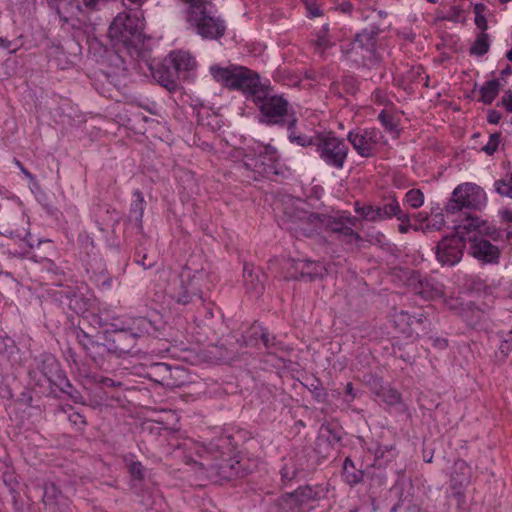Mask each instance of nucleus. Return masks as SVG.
<instances>
[{
	"label": "nucleus",
	"mask_w": 512,
	"mask_h": 512,
	"mask_svg": "<svg viewBox=\"0 0 512 512\" xmlns=\"http://www.w3.org/2000/svg\"><path fill=\"white\" fill-rule=\"evenodd\" d=\"M132 195L134 199L130 204V219L141 227L146 203L143 193L139 189H135Z\"/></svg>",
	"instance_id": "obj_21"
},
{
	"label": "nucleus",
	"mask_w": 512,
	"mask_h": 512,
	"mask_svg": "<svg viewBox=\"0 0 512 512\" xmlns=\"http://www.w3.org/2000/svg\"><path fill=\"white\" fill-rule=\"evenodd\" d=\"M343 475L350 485H355L362 480V472L355 469L354 463L350 458H346L343 464Z\"/></svg>",
	"instance_id": "obj_27"
},
{
	"label": "nucleus",
	"mask_w": 512,
	"mask_h": 512,
	"mask_svg": "<svg viewBox=\"0 0 512 512\" xmlns=\"http://www.w3.org/2000/svg\"><path fill=\"white\" fill-rule=\"evenodd\" d=\"M394 450V447L393 446H385V447H379L377 450H376V457L379 458V457H383L384 456V452L387 451V452H391Z\"/></svg>",
	"instance_id": "obj_51"
},
{
	"label": "nucleus",
	"mask_w": 512,
	"mask_h": 512,
	"mask_svg": "<svg viewBox=\"0 0 512 512\" xmlns=\"http://www.w3.org/2000/svg\"><path fill=\"white\" fill-rule=\"evenodd\" d=\"M506 219L509 221H512V213L511 212H506Z\"/></svg>",
	"instance_id": "obj_64"
},
{
	"label": "nucleus",
	"mask_w": 512,
	"mask_h": 512,
	"mask_svg": "<svg viewBox=\"0 0 512 512\" xmlns=\"http://www.w3.org/2000/svg\"><path fill=\"white\" fill-rule=\"evenodd\" d=\"M11 46V41L6 38L0 37V48L8 49Z\"/></svg>",
	"instance_id": "obj_55"
},
{
	"label": "nucleus",
	"mask_w": 512,
	"mask_h": 512,
	"mask_svg": "<svg viewBox=\"0 0 512 512\" xmlns=\"http://www.w3.org/2000/svg\"><path fill=\"white\" fill-rule=\"evenodd\" d=\"M135 326H148V322L144 317L118 316L113 317L110 321L103 324L106 336H110L118 332L133 330L135 329Z\"/></svg>",
	"instance_id": "obj_15"
},
{
	"label": "nucleus",
	"mask_w": 512,
	"mask_h": 512,
	"mask_svg": "<svg viewBox=\"0 0 512 512\" xmlns=\"http://www.w3.org/2000/svg\"><path fill=\"white\" fill-rule=\"evenodd\" d=\"M500 83L497 79L486 82L480 89V99L485 104L494 101L499 93Z\"/></svg>",
	"instance_id": "obj_24"
},
{
	"label": "nucleus",
	"mask_w": 512,
	"mask_h": 512,
	"mask_svg": "<svg viewBox=\"0 0 512 512\" xmlns=\"http://www.w3.org/2000/svg\"><path fill=\"white\" fill-rule=\"evenodd\" d=\"M434 345L439 347V348H445L448 346V343H447V340L446 339H443V338H437L435 339L434 341Z\"/></svg>",
	"instance_id": "obj_53"
},
{
	"label": "nucleus",
	"mask_w": 512,
	"mask_h": 512,
	"mask_svg": "<svg viewBox=\"0 0 512 512\" xmlns=\"http://www.w3.org/2000/svg\"><path fill=\"white\" fill-rule=\"evenodd\" d=\"M296 119H292L288 123L289 140L302 147L314 146L316 142V134L313 137H309L304 134L297 133L295 131Z\"/></svg>",
	"instance_id": "obj_22"
},
{
	"label": "nucleus",
	"mask_w": 512,
	"mask_h": 512,
	"mask_svg": "<svg viewBox=\"0 0 512 512\" xmlns=\"http://www.w3.org/2000/svg\"><path fill=\"white\" fill-rule=\"evenodd\" d=\"M190 300H191V299H190V297H189L188 295H184L183 297L178 298V299H177V302H178V303H181V304H187V303H189V302H190Z\"/></svg>",
	"instance_id": "obj_58"
},
{
	"label": "nucleus",
	"mask_w": 512,
	"mask_h": 512,
	"mask_svg": "<svg viewBox=\"0 0 512 512\" xmlns=\"http://www.w3.org/2000/svg\"><path fill=\"white\" fill-rule=\"evenodd\" d=\"M322 493L320 486H300L269 506L267 512H308L313 508V503L321 498Z\"/></svg>",
	"instance_id": "obj_3"
},
{
	"label": "nucleus",
	"mask_w": 512,
	"mask_h": 512,
	"mask_svg": "<svg viewBox=\"0 0 512 512\" xmlns=\"http://www.w3.org/2000/svg\"><path fill=\"white\" fill-rule=\"evenodd\" d=\"M472 476L470 465L464 460L458 459L454 462L451 473V487L457 488L468 485Z\"/></svg>",
	"instance_id": "obj_19"
},
{
	"label": "nucleus",
	"mask_w": 512,
	"mask_h": 512,
	"mask_svg": "<svg viewBox=\"0 0 512 512\" xmlns=\"http://www.w3.org/2000/svg\"><path fill=\"white\" fill-rule=\"evenodd\" d=\"M68 420L78 429H81L86 425L85 417L76 411H71L68 413Z\"/></svg>",
	"instance_id": "obj_43"
},
{
	"label": "nucleus",
	"mask_w": 512,
	"mask_h": 512,
	"mask_svg": "<svg viewBox=\"0 0 512 512\" xmlns=\"http://www.w3.org/2000/svg\"><path fill=\"white\" fill-rule=\"evenodd\" d=\"M405 202L413 209H418L424 204V194L420 189H411L405 194Z\"/></svg>",
	"instance_id": "obj_33"
},
{
	"label": "nucleus",
	"mask_w": 512,
	"mask_h": 512,
	"mask_svg": "<svg viewBox=\"0 0 512 512\" xmlns=\"http://www.w3.org/2000/svg\"><path fill=\"white\" fill-rule=\"evenodd\" d=\"M140 20L132 15L117 16L109 27V36L113 39H117L124 44H128L131 41L138 30Z\"/></svg>",
	"instance_id": "obj_13"
},
{
	"label": "nucleus",
	"mask_w": 512,
	"mask_h": 512,
	"mask_svg": "<svg viewBox=\"0 0 512 512\" xmlns=\"http://www.w3.org/2000/svg\"><path fill=\"white\" fill-rule=\"evenodd\" d=\"M445 225V218L442 212L431 214L428 222L426 223V230L438 231Z\"/></svg>",
	"instance_id": "obj_36"
},
{
	"label": "nucleus",
	"mask_w": 512,
	"mask_h": 512,
	"mask_svg": "<svg viewBox=\"0 0 512 512\" xmlns=\"http://www.w3.org/2000/svg\"><path fill=\"white\" fill-rule=\"evenodd\" d=\"M347 140L363 158L374 157L387 145L383 133L374 127L353 129L347 133Z\"/></svg>",
	"instance_id": "obj_4"
},
{
	"label": "nucleus",
	"mask_w": 512,
	"mask_h": 512,
	"mask_svg": "<svg viewBox=\"0 0 512 512\" xmlns=\"http://www.w3.org/2000/svg\"><path fill=\"white\" fill-rule=\"evenodd\" d=\"M487 119L491 124H498L501 119V115L498 111L492 110L488 113Z\"/></svg>",
	"instance_id": "obj_48"
},
{
	"label": "nucleus",
	"mask_w": 512,
	"mask_h": 512,
	"mask_svg": "<svg viewBox=\"0 0 512 512\" xmlns=\"http://www.w3.org/2000/svg\"><path fill=\"white\" fill-rule=\"evenodd\" d=\"M77 340L79 344L93 357L95 353H98V351L104 350L103 344L95 342L91 336L82 330L77 332Z\"/></svg>",
	"instance_id": "obj_26"
},
{
	"label": "nucleus",
	"mask_w": 512,
	"mask_h": 512,
	"mask_svg": "<svg viewBox=\"0 0 512 512\" xmlns=\"http://www.w3.org/2000/svg\"><path fill=\"white\" fill-rule=\"evenodd\" d=\"M147 331V326L136 327L133 330L118 332L110 336H106L107 344L104 350L121 355L130 352L135 346L137 338Z\"/></svg>",
	"instance_id": "obj_9"
},
{
	"label": "nucleus",
	"mask_w": 512,
	"mask_h": 512,
	"mask_svg": "<svg viewBox=\"0 0 512 512\" xmlns=\"http://www.w3.org/2000/svg\"><path fill=\"white\" fill-rule=\"evenodd\" d=\"M261 340L264 346L273 354H275L281 346L279 341H276L275 337H269L267 332L262 331Z\"/></svg>",
	"instance_id": "obj_40"
},
{
	"label": "nucleus",
	"mask_w": 512,
	"mask_h": 512,
	"mask_svg": "<svg viewBox=\"0 0 512 512\" xmlns=\"http://www.w3.org/2000/svg\"><path fill=\"white\" fill-rule=\"evenodd\" d=\"M245 6L252 7L256 4V0H243Z\"/></svg>",
	"instance_id": "obj_61"
},
{
	"label": "nucleus",
	"mask_w": 512,
	"mask_h": 512,
	"mask_svg": "<svg viewBox=\"0 0 512 512\" xmlns=\"http://www.w3.org/2000/svg\"><path fill=\"white\" fill-rule=\"evenodd\" d=\"M125 461L128 465V471L135 480H143L145 476V468L140 461L134 460L132 457H126Z\"/></svg>",
	"instance_id": "obj_32"
},
{
	"label": "nucleus",
	"mask_w": 512,
	"mask_h": 512,
	"mask_svg": "<svg viewBox=\"0 0 512 512\" xmlns=\"http://www.w3.org/2000/svg\"><path fill=\"white\" fill-rule=\"evenodd\" d=\"M469 254L483 264H498L501 251L486 238L474 234L469 237Z\"/></svg>",
	"instance_id": "obj_10"
},
{
	"label": "nucleus",
	"mask_w": 512,
	"mask_h": 512,
	"mask_svg": "<svg viewBox=\"0 0 512 512\" xmlns=\"http://www.w3.org/2000/svg\"><path fill=\"white\" fill-rule=\"evenodd\" d=\"M378 120L386 131L398 134V126L392 114H390L386 110H382L378 115Z\"/></svg>",
	"instance_id": "obj_34"
},
{
	"label": "nucleus",
	"mask_w": 512,
	"mask_h": 512,
	"mask_svg": "<svg viewBox=\"0 0 512 512\" xmlns=\"http://www.w3.org/2000/svg\"><path fill=\"white\" fill-rule=\"evenodd\" d=\"M15 164L22 171V173L29 179H33V175L23 166L19 160H15Z\"/></svg>",
	"instance_id": "obj_50"
},
{
	"label": "nucleus",
	"mask_w": 512,
	"mask_h": 512,
	"mask_svg": "<svg viewBox=\"0 0 512 512\" xmlns=\"http://www.w3.org/2000/svg\"><path fill=\"white\" fill-rule=\"evenodd\" d=\"M329 215L325 214H318V213H311L309 214L305 220L308 224L312 226L311 229H309V234L313 232H318L321 230H325V224L323 221V218H329Z\"/></svg>",
	"instance_id": "obj_35"
},
{
	"label": "nucleus",
	"mask_w": 512,
	"mask_h": 512,
	"mask_svg": "<svg viewBox=\"0 0 512 512\" xmlns=\"http://www.w3.org/2000/svg\"><path fill=\"white\" fill-rule=\"evenodd\" d=\"M416 220L419 222H428L429 216L424 212H419L415 215Z\"/></svg>",
	"instance_id": "obj_54"
},
{
	"label": "nucleus",
	"mask_w": 512,
	"mask_h": 512,
	"mask_svg": "<svg viewBox=\"0 0 512 512\" xmlns=\"http://www.w3.org/2000/svg\"><path fill=\"white\" fill-rule=\"evenodd\" d=\"M309 391L313 394L314 398L318 402H324L327 396L325 389L322 387L320 382L316 380L315 383H312L309 387Z\"/></svg>",
	"instance_id": "obj_42"
},
{
	"label": "nucleus",
	"mask_w": 512,
	"mask_h": 512,
	"mask_svg": "<svg viewBox=\"0 0 512 512\" xmlns=\"http://www.w3.org/2000/svg\"><path fill=\"white\" fill-rule=\"evenodd\" d=\"M462 8L460 6H451L447 13L443 16V19L449 20V21H458L459 18L462 16Z\"/></svg>",
	"instance_id": "obj_44"
},
{
	"label": "nucleus",
	"mask_w": 512,
	"mask_h": 512,
	"mask_svg": "<svg viewBox=\"0 0 512 512\" xmlns=\"http://www.w3.org/2000/svg\"><path fill=\"white\" fill-rule=\"evenodd\" d=\"M151 75L153 79L166 88L169 91H175L178 87L177 79L178 75L176 71L166 62V58L163 63L157 64L156 66L150 67Z\"/></svg>",
	"instance_id": "obj_16"
},
{
	"label": "nucleus",
	"mask_w": 512,
	"mask_h": 512,
	"mask_svg": "<svg viewBox=\"0 0 512 512\" xmlns=\"http://www.w3.org/2000/svg\"><path fill=\"white\" fill-rule=\"evenodd\" d=\"M485 223L481 222L479 218L477 217H468L465 222L458 226V229L463 228L464 230L468 232H477L482 233L485 232L487 234L490 233L488 229L485 227Z\"/></svg>",
	"instance_id": "obj_30"
},
{
	"label": "nucleus",
	"mask_w": 512,
	"mask_h": 512,
	"mask_svg": "<svg viewBox=\"0 0 512 512\" xmlns=\"http://www.w3.org/2000/svg\"><path fill=\"white\" fill-rule=\"evenodd\" d=\"M495 189L501 196L512 197V180L510 177L495 182Z\"/></svg>",
	"instance_id": "obj_37"
},
{
	"label": "nucleus",
	"mask_w": 512,
	"mask_h": 512,
	"mask_svg": "<svg viewBox=\"0 0 512 512\" xmlns=\"http://www.w3.org/2000/svg\"><path fill=\"white\" fill-rule=\"evenodd\" d=\"M138 263H140L144 267V269H149L153 266V263H146V255H144L142 260L138 261Z\"/></svg>",
	"instance_id": "obj_56"
},
{
	"label": "nucleus",
	"mask_w": 512,
	"mask_h": 512,
	"mask_svg": "<svg viewBox=\"0 0 512 512\" xmlns=\"http://www.w3.org/2000/svg\"><path fill=\"white\" fill-rule=\"evenodd\" d=\"M392 322L398 332L405 338L419 337L418 327L425 329L428 323L423 314L412 316L404 310L396 311L392 315Z\"/></svg>",
	"instance_id": "obj_11"
},
{
	"label": "nucleus",
	"mask_w": 512,
	"mask_h": 512,
	"mask_svg": "<svg viewBox=\"0 0 512 512\" xmlns=\"http://www.w3.org/2000/svg\"><path fill=\"white\" fill-rule=\"evenodd\" d=\"M345 393L349 397V399L347 400L348 402H352L356 398L357 394L355 393L353 384L351 382L346 384Z\"/></svg>",
	"instance_id": "obj_49"
},
{
	"label": "nucleus",
	"mask_w": 512,
	"mask_h": 512,
	"mask_svg": "<svg viewBox=\"0 0 512 512\" xmlns=\"http://www.w3.org/2000/svg\"><path fill=\"white\" fill-rule=\"evenodd\" d=\"M377 396L388 406L398 405L402 400L400 393L390 387L382 388L381 391L377 393Z\"/></svg>",
	"instance_id": "obj_28"
},
{
	"label": "nucleus",
	"mask_w": 512,
	"mask_h": 512,
	"mask_svg": "<svg viewBox=\"0 0 512 512\" xmlns=\"http://www.w3.org/2000/svg\"><path fill=\"white\" fill-rule=\"evenodd\" d=\"M127 1L137 7H141L143 4V0H127Z\"/></svg>",
	"instance_id": "obj_60"
},
{
	"label": "nucleus",
	"mask_w": 512,
	"mask_h": 512,
	"mask_svg": "<svg viewBox=\"0 0 512 512\" xmlns=\"http://www.w3.org/2000/svg\"><path fill=\"white\" fill-rule=\"evenodd\" d=\"M507 59L512 62V48L507 52Z\"/></svg>",
	"instance_id": "obj_63"
},
{
	"label": "nucleus",
	"mask_w": 512,
	"mask_h": 512,
	"mask_svg": "<svg viewBox=\"0 0 512 512\" xmlns=\"http://www.w3.org/2000/svg\"><path fill=\"white\" fill-rule=\"evenodd\" d=\"M281 474H282V478H283V479H289V480H290V479H292V478H293V476H294V473H293L292 475H290V474H289V472H288V470H286V468H283V469L281 470Z\"/></svg>",
	"instance_id": "obj_57"
},
{
	"label": "nucleus",
	"mask_w": 512,
	"mask_h": 512,
	"mask_svg": "<svg viewBox=\"0 0 512 512\" xmlns=\"http://www.w3.org/2000/svg\"><path fill=\"white\" fill-rule=\"evenodd\" d=\"M372 100L374 101V103L383 105V106H386L390 102L386 92L379 90V89H377L373 92Z\"/></svg>",
	"instance_id": "obj_45"
},
{
	"label": "nucleus",
	"mask_w": 512,
	"mask_h": 512,
	"mask_svg": "<svg viewBox=\"0 0 512 512\" xmlns=\"http://www.w3.org/2000/svg\"><path fill=\"white\" fill-rule=\"evenodd\" d=\"M489 36L487 33L482 32L470 48V53L477 56H483L489 50Z\"/></svg>",
	"instance_id": "obj_29"
},
{
	"label": "nucleus",
	"mask_w": 512,
	"mask_h": 512,
	"mask_svg": "<svg viewBox=\"0 0 512 512\" xmlns=\"http://www.w3.org/2000/svg\"><path fill=\"white\" fill-rule=\"evenodd\" d=\"M166 62L171 65L177 75L180 72H188L196 66L193 56L189 52L183 50L171 51L166 58Z\"/></svg>",
	"instance_id": "obj_17"
},
{
	"label": "nucleus",
	"mask_w": 512,
	"mask_h": 512,
	"mask_svg": "<svg viewBox=\"0 0 512 512\" xmlns=\"http://www.w3.org/2000/svg\"><path fill=\"white\" fill-rule=\"evenodd\" d=\"M288 102L282 97H264L260 105L262 122L277 124L282 121L287 113Z\"/></svg>",
	"instance_id": "obj_14"
},
{
	"label": "nucleus",
	"mask_w": 512,
	"mask_h": 512,
	"mask_svg": "<svg viewBox=\"0 0 512 512\" xmlns=\"http://www.w3.org/2000/svg\"><path fill=\"white\" fill-rule=\"evenodd\" d=\"M484 8L485 6L483 4H477L475 6V24L482 32L488 28L486 17L483 14Z\"/></svg>",
	"instance_id": "obj_41"
},
{
	"label": "nucleus",
	"mask_w": 512,
	"mask_h": 512,
	"mask_svg": "<svg viewBox=\"0 0 512 512\" xmlns=\"http://www.w3.org/2000/svg\"><path fill=\"white\" fill-rule=\"evenodd\" d=\"M378 32L364 29L357 33L352 44L349 57L364 66L374 65L378 62L376 50Z\"/></svg>",
	"instance_id": "obj_6"
},
{
	"label": "nucleus",
	"mask_w": 512,
	"mask_h": 512,
	"mask_svg": "<svg viewBox=\"0 0 512 512\" xmlns=\"http://www.w3.org/2000/svg\"><path fill=\"white\" fill-rule=\"evenodd\" d=\"M486 203L484 190L470 182L459 184L452 192L450 200L444 210L448 214H455L464 208L478 210Z\"/></svg>",
	"instance_id": "obj_5"
},
{
	"label": "nucleus",
	"mask_w": 512,
	"mask_h": 512,
	"mask_svg": "<svg viewBox=\"0 0 512 512\" xmlns=\"http://www.w3.org/2000/svg\"><path fill=\"white\" fill-rule=\"evenodd\" d=\"M303 1L306 5V9L308 11L309 16L317 17L321 14V10L319 9V7H317L314 3H312L311 0H303Z\"/></svg>",
	"instance_id": "obj_46"
},
{
	"label": "nucleus",
	"mask_w": 512,
	"mask_h": 512,
	"mask_svg": "<svg viewBox=\"0 0 512 512\" xmlns=\"http://www.w3.org/2000/svg\"><path fill=\"white\" fill-rule=\"evenodd\" d=\"M394 217L397 218V220L400 222L398 225V230L400 233L405 234L407 233L410 228V216L407 213H404L401 209V206L399 205V214L394 215Z\"/></svg>",
	"instance_id": "obj_39"
},
{
	"label": "nucleus",
	"mask_w": 512,
	"mask_h": 512,
	"mask_svg": "<svg viewBox=\"0 0 512 512\" xmlns=\"http://www.w3.org/2000/svg\"><path fill=\"white\" fill-rule=\"evenodd\" d=\"M210 72L217 82L229 89L241 91L247 98L256 103L255 72L239 65L212 66Z\"/></svg>",
	"instance_id": "obj_1"
},
{
	"label": "nucleus",
	"mask_w": 512,
	"mask_h": 512,
	"mask_svg": "<svg viewBox=\"0 0 512 512\" xmlns=\"http://www.w3.org/2000/svg\"><path fill=\"white\" fill-rule=\"evenodd\" d=\"M103 384H104L105 386H108V387L115 386L114 381H113L112 379H109V378H105V379L103 380Z\"/></svg>",
	"instance_id": "obj_59"
},
{
	"label": "nucleus",
	"mask_w": 512,
	"mask_h": 512,
	"mask_svg": "<svg viewBox=\"0 0 512 512\" xmlns=\"http://www.w3.org/2000/svg\"><path fill=\"white\" fill-rule=\"evenodd\" d=\"M501 134L500 133H493L490 135L488 142L482 147V150L487 155H493L500 144Z\"/></svg>",
	"instance_id": "obj_38"
},
{
	"label": "nucleus",
	"mask_w": 512,
	"mask_h": 512,
	"mask_svg": "<svg viewBox=\"0 0 512 512\" xmlns=\"http://www.w3.org/2000/svg\"><path fill=\"white\" fill-rule=\"evenodd\" d=\"M315 151L319 159L329 168L342 170L347 162L349 147L345 140L334 132L316 133Z\"/></svg>",
	"instance_id": "obj_2"
},
{
	"label": "nucleus",
	"mask_w": 512,
	"mask_h": 512,
	"mask_svg": "<svg viewBox=\"0 0 512 512\" xmlns=\"http://www.w3.org/2000/svg\"><path fill=\"white\" fill-rule=\"evenodd\" d=\"M213 468L217 469V470H223L225 468L224 464L223 463H215L213 465Z\"/></svg>",
	"instance_id": "obj_62"
},
{
	"label": "nucleus",
	"mask_w": 512,
	"mask_h": 512,
	"mask_svg": "<svg viewBox=\"0 0 512 512\" xmlns=\"http://www.w3.org/2000/svg\"><path fill=\"white\" fill-rule=\"evenodd\" d=\"M502 103L507 111L512 112V92H506L502 97Z\"/></svg>",
	"instance_id": "obj_47"
},
{
	"label": "nucleus",
	"mask_w": 512,
	"mask_h": 512,
	"mask_svg": "<svg viewBox=\"0 0 512 512\" xmlns=\"http://www.w3.org/2000/svg\"><path fill=\"white\" fill-rule=\"evenodd\" d=\"M262 148L263 150H258L261 158V165L263 166L261 173L264 175L276 174L277 171L275 164L279 159L277 149L270 144L263 145Z\"/></svg>",
	"instance_id": "obj_20"
},
{
	"label": "nucleus",
	"mask_w": 512,
	"mask_h": 512,
	"mask_svg": "<svg viewBox=\"0 0 512 512\" xmlns=\"http://www.w3.org/2000/svg\"><path fill=\"white\" fill-rule=\"evenodd\" d=\"M399 202L397 198L392 195L385 198L384 203L379 206L364 205L361 206L359 202L354 205V210L363 219L370 222H380L391 219L394 215L399 214Z\"/></svg>",
	"instance_id": "obj_7"
},
{
	"label": "nucleus",
	"mask_w": 512,
	"mask_h": 512,
	"mask_svg": "<svg viewBox=\"0 0 512 512\" xmlns=\"http://www.w3.org/2000/svg\"><path fill=\"white\" fill-rule=\"evenodd\" d=\"M229 445V438L221 437L217 440V442H211L209 444V450L211 452L214 450L217 451L219 456H216L215 458H220L224 460L225 456H230Z\"/></svg>",
	"instance_id": "obj_31"
},
{
	"label": "nucleus",
	"mask_w": 512,
	"mask_h": 512,
	"mask_svg": "<svg viewBox=\"0 0 512 512\" xmlns=\"http://www.w3.org/2000/svg\"><path fill=\"white\" fill-rule=\"evenodd\" d=\"M296 269L299 270L301 279L314 281L323 278L326 274V268L323 263L310 260H299L296 262Z\"/></svg>",
	"instance_id": "obj_18"
},
{
	"label": "nucleus",
	"mask_w": 512,
	"mask_h": 512,
	"mask_svg": "<svg viewBox=\"0 0 512 512\" xmlns=\"http://www.w3.org/2000/svg\"><path fill=\"white\" fill-rule=\"evenodd\" d=\"M444 237L437 245L436 256L443 265H455L462 256L465 248L464 238L459 235Z\"/></svg>",
	"instance_id": "obj_8"
},
{
	"label": "nucleus",
	"mask_w": 512,
	"mask_h": 512,
	"mask_svg": "<svg viewBox=\"0 0 512 512\" xmlns=\"http://www.w3.org/2000/svg\"><path fill=\"white\" fill-rule=\"evenodd\" d=\"M315 50L319 53H324L326 50L330 49L335 45V42L332 41L329 35L328 25H323L321 29L317 32L316 38L313 41Z\"/></svg>",
	"instance_id": "obj_23"
},
{
	"label": "nucleus",
	"mask_w": 512,
	"mask_h": 512,
	"mask_svg": "<svg viewBox=\"0 0 512 512\" xmlns=\"http://www.w3.org/2000/svg\"><path fill=\"white\" fill-rule=\"evenodd\" d=\"M340 8L343 12L351 13L353 10V5L349 1L342 2Z\"/></svg>",
	"instance_id": "obj_52"
},
{
	"label": "nucleus",
	"mask_w": 512,
	"mask_h": 512,
	"mask_svg": "<svg viewBox=\"0 0 512 512\" xmlns=\"http://www.w3.org/2000/svg\"><path fill=\"white\" fill-rule=\"evenodd\" d=\"M325 224V230L332 233L339 234L346 238L348 243L360 242L362 237L359 233L354 231L358 219L353 216H340L338 218L330 216L329 218H323Z\"/></svg>",
	"instance_id": "obj_12"
},
{
	"label": "nucleus",
	"mask_w": 512,
	"mask_h": 512,
	"mask_svg": "<svg viewBox=\"0 0 512 512\" xmlns=\"http://www.w3.org/2000/svg\"><path fill=\"white\" fill-rule=\"evenodd\" d=\"M62 498V492L54 483L45 484L43 502L46 506L55 507L60 503Z\"/></svg>",
	"instance_id": "obj_25"
}]
</instances>
